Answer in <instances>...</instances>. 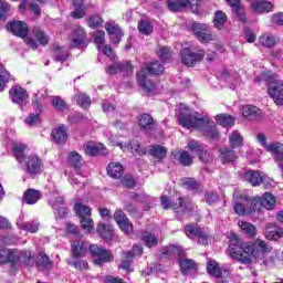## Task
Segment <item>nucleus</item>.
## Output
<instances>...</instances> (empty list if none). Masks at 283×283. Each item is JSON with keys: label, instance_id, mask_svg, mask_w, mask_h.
Instances as JSON below:
<instances>
[{"label": "nucleus", "instance_id": "1", "mask_svg": "<svg viewBox=\"0 0 283 283\" xmlns=\"http://www.w3.org/2000/svg\"><path fill=\"white\" fill-rule=\"evenodd\" d=\"M229 255L232 260H237L240 264H253V260L264 258L266 253H271L273 248L269 242L256 239L254 241H242V238L237 233H231L229 237Z\"/></svg>", "mask_w": 283, "mask_h": 283}, {"label": "nucleus", "instance_id": "2", "mask_svg": "<svg viewBox=\"0 0 283 283\" xmlns=\"http://www.w3.org/2000/svg\"><path fill=\"white\" fill-rule=\"evenodd\" d=\"M178 120L179 125L186 129H203V136H206L208 140H218V138H220L218 126L213 123L211 124V117L209 116L198 117L197 114H191V111L186 108L179 112Z\"/></svg>", "mask_w": 283, "mask_h": 283}, {"label": "nucleus", "instance_id": "3", "mask_svg": "<svg viewBox=\"0 0 283 283\" xmlns=\"http://www.w3.org/2000/svg\"><path fill=\"white\" fill-rule=\"evenodd\" d=\"M164 72L165 66H163L160 62H150L136 73V81L143 92H146V94H154V92H156V84L149 78V74L158 76V74H163Z\"/></svg>", "mask_w": 283, "mask_h": 283}, {"label": "nucleus", "instance_id": "4", "mask_svg": "<svg viewBox=\"0 0 283 283\" xmlns=\"http://www.w3.org/2000/svg\"><path fill=\"white\" fill-rule=\"evenodd\" d=\"M256 138L266 151L274 155L277 167L281 169V176L283 178V144L280 142L266 144V135L262 133H260Z\"/></svg>", "mask_w": 283, "mask_h": 283}, {"label": "nucleus", "instance_id": "5", "mask_svg": "<svg viewBox=\"0 0 283 283\" xmlns=\"http://www.w3.org/2000/svg\"><path fill=\"white\" fill-rule=\"evenodd\" d=\"M90 253L95 266H104L105 264H109V262H114V252L105 249L103 245L91 244Z\"/></svg>", "mask_w": 283, "mask_h": 283}, {"label": "nucleus", "instance_id": "6", "mask_svg": "<svg viewBox=\"0 0 283 283\" xmlns=\"http://www.w3.org/2000/svg\"><path fill=\"white\" fill-rule=\"evenodd\" d=\"M21 262V254L17 249H8L0 244V264H10L9 273H17V265Z\"/></svg>", "mask_w": 283, "mask_h": 283}, {"label": "nucleus", "instance_id": "7", "mask_svg": "<svg viewBox=\"0 0 283 283\" xmlns=\"http://www.w3.org/2000/svg\"><path fill=\"white\" fill-rule=\"evenodd\" d=\"M190 31L199 43L207 44L213 41V31L207 23L192 22L190 24Z\"/></svg>", "mask_w": 283, "mask_h": 283}, {"label": "nucleus", "instance_id": "8", "mask_svg": "<svg viewBox=\"0 0 283 283\" xmlns=\"http://www.w3.org/2000/svg\"><path fill=\"white\" fill-rule=\"evenodd\" d=\"M181 56V61L186 67H193L196 63H201V61H205V50L199 49L198 52L191 51L189 48H184L179 52Z\"/></svg>", "mask_w": 283, "mask_h": 283}, {"label": "nucleus", "instance_id": "9", "mask_svg": "<svg viewBox=\"0 0 283 283\" xmlns=\"http://www.w3.org/2000/svg\"><path fill=\"white\" fill-rule=\"evenodd\" d=\"M24 167L30 178H36L43 174V159L39 155H29L24 160Z\"/></svg>", "mask_w": 283, "mask_h": 283}, {"label": "nucleus", "instance_id": "10", "mask_svg": "<svg viewBox=\"0 0 283 283\" xmlns=\"http://www.w3.org/2000/svg\"><path fill=\"white\" fill-rule=\"evenodd\" d=\"M184 233L190 240L198 238V244H202V247H207V244H209V235L202 230V228L198 227V223L192 222L186 224L184 228Z\"/></svg>", "mask_w": 283, "mask_h": 283}, {"label": "nucleus", "instance_id": "11", "mask_svg": "<svg viewBox=\"0 0 283 283\" xmlns=\"http://www.w3.org/2000/svg\"><path fill=\"white\" fill-rule=\"evenodd\" d=\"M252 205L255 211H260V209H266L268 211H273L275 209V205H277V199L271 192H264L262 197L252 198Z\"/></svg>", "mask_w": 283, "mask_h": 283}, {"label": "nucleus", "instance_id": "12", "mask_svg": "<svg viewBox=\"0 0 283 283\" xmlns=\"http://www.w3.org/2000/svg\"><path fill=\"white\" fill-rule=\"evenodd\" d=\"M6 30L18 39H25L30 34V25L25 21L12 20L7 22Z\"/></svg>", "mask_w": 283, "mask_h": 283}, {"label": "nucleus", "instance_id": "13", "mask_svg": "<svg viewBox=\"0 0 283 283\" xmlns=\"http://www.w3.org/2000/svg\"><path fill=\"white\" fill-rule=\"evenodd\" d=\"M9 98L15 105L25 106L28 105V101H30V94H28V91L23 86L13 85L9 90Z\"/></svg>", "mask_w": 283, "mask_h": 283}, {"label": "nucleus", "instance_id": "14", "mask_svg": "<svg viewBox=\"0 0 283 283\" xmlns=\"http://www.w3.org/2000/svg\"><path fill=\"white\" fill-rule=\"evenodd\" d=\"M137 123L140 132H144V134L158 132V123H156L154 116H151L149 113L138 115Z\"/></svg>", "mask_w": 283, "mask_h": 283}, {"label": "nucleus", "instance_id": "15", "mask_svg": "<svg viewBox=\"0 0 283 283\" xmlns=\"http://www.w3.org/2000/svg\"><path fill=\"white\" fill-rule=\"evenodd\" d=\"M104 28L108 36H111L109 40L112 45L120 44V41H123V36L125 35L120 25H118L116 21H108L105 23Z\"/></svg>", "mask_w": 283, "mask_h": 283}, {"label": "nucleus", "instance_id": "16", "mask_svg": "<svg viewBox=\"0 0 283 283\" xmlns=\"http://www.w3.org/2000/svg\"><path fill=\"white\" fill-rule=\"evenodd\" d=\"M113 218L123 233L129 235L134 232V223L129 221V218H127V214H125L123 210H116L113 214Z\"/></svg>", "mask_w": 283, "mask_h": 283}, {"label": "nucleus", "instance_id": "17", "mask_svg": "<svg viewBox=\"0 0 283 283\" xmlns=\"http://www.w3.org/2000/svg\"><path fill=\"white\" fill-rule=\"evenodd\" d=\"M268 94L275 105L283 106V82L272 81L266 86Z\"/></svg>", "mask_w": 283, "mask_h": 283}, {"label": "nucleus", "instance_id": "18", "mask_svg": "<svg viewBox=\"0 0 283 283\" xmlns=\"http://www.w3.org/2000/svg\"><path fill=\"white\" fill-rule=\"evenodd\" d=\"M90 252V245L86 241L75 240L71 242V255L73 260H81Z\"/></svg>", "mask_w": 283, "mask_h": 283}, {"label": "nucleus", "instance_id": "19", "mask_svg": "<svg viewBox=\"0 0 283 283\" xmlns=\"http://www.w3.org/2000/svg\"><path fill=\"white\" fill-rule=\"evenodd\" d=\"M244 203L242 202H235L234 203V213L237 216H252V213H255V206H253V198L245 197L243 198Z\"/></svg>", "mask_w": 283, "mask_h": 283}, {"label": "nucleus", "instance_id": "20", "mask_svg": "<svg viewBox=\"0 0 283 283\" xmlns=\"http://www.w3.org/2000/svg\"><path fill=\"white\" fill-rule=\"evenodd\" d=\"M84 154L95 158L96 156H107L108 151L105 145L101 143L96 144V142H88L84 145Z\"/></svg>", "mask_w": 283, "mask_h": 283}, {"label": "nucleus", "instance_id": "21", "mask_svg": "<svg viewBox=\"0 0 283 283\" xmlns=\"http://www.w3.org/2000/svg\"><path fill=\"white\" fill-rule=\"evenodd\" d=\"M250 8L255 14H264L273 12L274 6L269 0H253L250 3Z\"/></svg>", "mask_w": 283, "mask_h": 283}, {"label": "nucleus", "instance_id": "22", "mask_svg": "<svg viewBox=\"0 0 283 283\" xmlns=\"http://www.w3.org/2000/svg\"><path fill=\"white\" fill-rule=\"evenodd\" d=\"M96 233L104 242H112L114 240V226L99 222L96 227Z\"/></svg>", "mask_w": 283, "mask_h": 283}, {"label": "nucleus", "instance_id": "23", "mask_svg": "<svg viewBox=\"0 0 283 283\" xmlns=\"http://www.w3.org/2000/svg\"><path fill=\"white\" fill-rule=\"evenodd\" d=\"M172 160H177L181 167H191L193 163V157L187 150H175L171 151Z\"/></svg>", "mask_w": 283, "mask_h": 283}, {"label": "nucleus", "instance_id": "24", "mask_svg": "<svg viewBox=\"0 0 283 283\" xmlns=\"http://www.w3.org/2000/svg\"><path fill=\"white\" fill-rule=\"evenodd\" d=\"M219 158L222 165H229L231 163H235L238 160V153L229 147L219 148Z\"/></svg>", "mask_w": 283, "mask_h": 283}, {"label": "nucleus", "instance_id": "25", "mask_svg": "<svg viewBox=\"0 0 283 283\" xmlns=\"http://www.w3.org/2000/svg\"><path fill=\"white\" fill-rule=\"evenodd\" d=\"M86 36L87 34L85 33V29L81 25H77L71 42V48L77 49V50L83 48V45H85Z\"/></svg>", "mask_w": 283, "mask_h": 283}, {"label": "nucleus", "instance_id": "26", "mask_svg": "<svg viewBox=\"0 0 283 283\" xmlns=\"http://www.w3.org/2000/svg\"><path fill=\"white\" fill-rule=\"evenodd\" d=\"M41 198H43V192L34 188H28L22 196V200L25 205H36Z\"/></svg>", "mask_w": 283, "mask_h": 283}, {"label": "nucleus", "instance_id": "27", "mask_svg": "<svg viewBox=\"0 0 283 283\" xmlns=\"http://www.w3.org/2000/svg\"><path fill=\"white\" fill-rule=\"evenodd\" d=\"M51 136L56 145H65L67 140V127L65 124L60 125L51 132Z\"/></svg>", "mask_w": 283, "mask_h": 283}, {"label": "nucleus", "instance_id": "28", "mask_svg": "<svg viewBox=\"0 0 283 283\" xmlns=\"http://www.w3.org/2000/svg\"><path fill=\"white\" fill-rule=\"evenodd\" d=\"M36 269L39 271H52V268L54 266V262L50 259L45 252H40L36 255V262H35Z\"/></svg>", "mask_w": 283, "mask_h": 283}, {"label": "nucleus", "instance_id": "29", "mask_svg": "<svg viewBox=\"0 0 283 283\" xmlns=\"http://www.w3.org/2000/svg\"><path fill=\"white\" fill-rule=\"evenodd\" d=\"M106 171L111 178H114V180H120L123 174H125V168L120 163L114 161L108 164Z\"/></svg>", "mask_w": 283, "mask_h": 283}, {"label": "nucleus", "instance_id": "30", "mask_svg": "<svg viewBox=\"0 0 283 283\" xmlns=\"http://www.w3.org/2000/svg\"><path fill=\"white\" fill-rule=\"evenodd\" d=\"M67 163L75 171H78L83 165H85V159L76 150H72L67 154Z\"/></svg>", "mask_w": 283, "mask_h": 283}, {"label": "nucleus", "instance_id": "31", "mask_svg": "<svg viewBox=\"0 0 283 283\" xmlns=\"http://www.w3.org/2000/svg\"><path fill=\"white\" fill-rule=\"evenodd\" d=\"M181 187L188 189V191H195V193H202V185L193 177H185L181 179Z\"/></svg>", "mask_w": 283, "mask_h": 283}, {"label": "nucleus", "instance_id": "32", "mask_svg": "<svg viewBox=\"0 0 283 283\" xmlns=\"http://www.w3.org/2000/svg\"><path fill=\"white\" fill-rule=\"evenodd\" d=\"M245 180L252 187H260L264 182V176H262L260 170H248L245 172Z\"/></svg>", "mask_w": 283, "mask_h": 283}, {"label": "nucleus", "instance_id": "33", "mask_svg": "<svg viewBox=\"0 0 283 283\" xmlns=\"http://www.w3.org/2000/svg\"><path fill=\"white\" fill-rule=\"evenodd\" d=\"M188 6H191V0H167V8L170 12H182Z\"/></svg>", "mask_w": 283, "mask_h": 283}, {"label": "nucleus", "instance_id": "34", "mask_svg": "<svg viewBox=\"0 0 283 283\" xmlns=\"http://www.w3.org/2000/svg\"><path fill=\"white\" fill-rule=\"evenodd\" d=\"M181 275H189L192 271H198V263L191 259L179 260Z\"/></svg>", "mask_w": 283, "mask_h": 283}, {"label": "nucleus", "instance_id": "35", "mask_svg": "<svg viewBox=\"0 0 283 283\" xmlns=\"http://www.w3.org/2000/svg\"><path fill=\"white\" fill-rule=\"evenodd\" d=\"M12 154L18 160V163H24L25 158V151H28V145L25 144H19V143H13L12 144Z\"/></svg>", "mask_w": 283, "mask_h": 283}, {"label": "nucleus", "instance_id": "36", "mask_svg": "<svg viewBox=\"0 0 283 283\" xmlns=\"http://www.w3.org/2000/svg\"><path fill=\"white\" fill-rule=\"evenodd\" d=\"M265 238L266 240H280L283 238V230L275 223H269L265 228Z\"/></svg>", "mask_w": 283, "mask_h": 283}, {"label": "nucleus", "instance_id": "37", "mask_svg": "<svg viewBox=\"0 0 283 283\" xmlns=\"http://www.w3.org/2000/svg\"><path fill=\"white\" fill-rule=\"evenodd\" d=\"M229 18L227 17V13L222 10H217L213 15V27L216 30H224V25H227V21Z\"/></svg>", "mask_w": 283, "mask_h": 283}, {"label": "nucleus", "instance_id": "38", "mask_svg": "<svg viewBox=\"0 0 283 283\" xmlns=\"http://www.w3.org/2000/svg\"><path fill=\"white\" fill-rule=\"evenodd\" d=\"M160 202H161V207H164L165 209H172V211H176V210L180 209V207H182V205H185V198L179 197L178 202H172L169 197L161 196Z\"/></svg>", "mask_w": 283, "mask_h": 283}, {"label": "nucleus", "instance_id": "39", "mask_svg": "<svg viewBox=\"0 0 283 283\" xmlns=\"http://www.w3.org/2000/svg\"><path fill=\"white\" fill-rule=\"evenodd\" d=\"M148 154L153 158H156V160H165L167 158V148L163 145H151Z\"/></svg>", "mask_w": 283, "mask_h": 283}, {"label": "nucleus", "instance_id": "40", "mask_svg": "<svg viewBox=\"0 0 283 283\" xmlns=\"http://www.w3.org/2000/svg\"><path fill=\"white\" fill-rule=\"evenodd\" d=\"M74 11L71 12L72 19H84L85 14V1L84 0H73Z\"/></svg>", "mask_w": 283, "mask_h": 283}, {"label": "nucleus", "instance_id": "41", "mask_svg": "<svg viewBox=\"0 0 283 283\" xmlns=\"http://www.w3.org/2000/svg\"><path fill=\"white\" fill-rule=\"evenodd\" d=\"M206 271L211 277H222V269L216 260H209L206 265Z\"/></svg>", "mask_w": 283, "mask_h": 283}, {"label": "nucleus", "instance_id": "42", "mask_svg": "<svg viewBox=\"0 0 283 283\" xmlns=\"http://www.w3.org/2000/svg\"><path fill=\"white\" fill-rule=\"evenodd\" d=\"M259 43L260 45H262V48H266L269 50H271L272 48H275V45H277V43H280V39L275 35H261L259 38Z\"/></svg>", "mask_w": 283, "mask_h": 283}, {"label": "nucleus", "instance_id": "43", "mask_svg": "<svg viewBox=\"0 0 283 283\" xmlns=\"http://www.w3.org/2000/svg\"><path fill=\"white\" fill-rule=\"evenodd\" d=\"M229 145L232 149H240L244 145V137L240 132L234 130L229 135Z\"/></svg>", "mask_w": 283, "mask_h": 283}, {"label": "nucleus", "instance_id": "44", "mask_svg": "<svg viewBox=\"0 0 283 283\" xmlns=\"http://www.w3.org/2000/svg\"><path fill=\"white\" fill-rule=\"evenodd\" d=\"M10 81H14L12 74H10L6 66L0 65V93L6 92V85H8Z\"/></svg>", "mask_w": 283, "mask_h": 283}, {"label": "nucleus", "instance_id": "45", "mask_svg": "<svg viewBox=\"0 0 283 283\" xmlns=\"http://www.w3.org/2000/svg\"><path fill=\"white\" fill-rule=\"evenodd\" d=\"M239 227L242 233H244V235H247L250 239H253L255 238V235H258V228H255L253 223L241 221L239 222Z\"/></svg>", "mask_w": 283, "mask_h": 283}, {"label": "nucleus", "instance_id": "46", "mask_svg": "<svg viewBox=\"0 0 283 283\" xmlns=\"http://www.w3.org/2000/svg\"><path fill=\"white\" fill-rule=\"evenodd\" d=\"M137 30L139 34L144 36H149L154 33V24L149 20H139L137 24Z\"/></svg>", "mask_w": 283, "mask_h": 283}, {"label": "nucleus", "instance_id": "47", "mask_svg": "<svg viewBox=\"0 0 283 283\" xmlns=\"http://www.w3.org/2000/svg\"><path fill=\"white\" fill-rule=\"evenodd\" d=\"M216 120L221 127H233L235 125V118L227 113L217 115Z\"/></svg>", "mask_w": 283, "mask_h": 283}, {"label": "nucleus", "instance_id": "48", "mask_svg": "<svg viewBox=\"0 0 283 283\" xmlns=\"http://www.w3.org/2000/svg\"><path fill=\"white\" fill-rule=\"evenodd\" d=\"M86 23L91 30H98V28H103L104 20L101 14L94 13L86 19Z\"/></svg>", "mask_w": 283, "mask_h": 283}, {"label": "nucleus", "instance_id": "49", "mask_svg": "<svg viewBox=\"0 0 283 283\" xmlns=\"http://www.w3.org/2000/svg\"><path fill=\"white\" fill-rule=\"evenodd\" d=\"M73 210L77 218H87L92 217V208L83 205V202H77L74 205Z\"/></svg>", "mask_w": 283, "mask_h": 283}, {"label": "nucleus", "instance_id": "50", "mask_svg": "<svg viewBox=\"0 0 283 283\" xmlns=\"http://www.w3.org/2000/svg\"><path fill=\"white\" fill-rule=\"evenodd\" d=\"M133 263L134 255L132 254V251L122 252V262L119 269H122V271H129V269H132Z\"/></svg>", "mask_w": 283, "mask_h": 283}, {"label": "nucleus", "instance_id": "51", "mask_svg": "<svg viewBox=\"0 0 283 283\" xmlns=\"http://www.w3.org/2000/svg\"><path fill=\"white\" fill-rule=\"evenodd\" d=\"M157 56L161 63H171V57L174 56V51L169 46H161L157 51Z\"/></svg>", "mask_w": 283, "mask_h": 283}, {"label": "nucleus", "instance_id": "52", "mask_svg": "<svg viewBox=\"0 0 283 283\" xmlns=\"http://www.w3.org/2000/svg\"><path fill=\"white\" fill-rule=\"evenodd\" d=\"M74 98L82 109H90V105H92V98L90 95L86 93H77Z\"/></svg>", "mask_w": 283, "mask_h": 283}, {"label": "nucleus", "instance_id": "53", "mask_svg": "<svg viewBox=\"0 0 283 283\" xmlns=\"http://www.w3.org/2000/svg\"><path fill=\"white\" fill-rule=\"evenodd\" d=\"M142 241L148 249H151L153 247H158V238L151 232L142 233Z\"/></svg>", "mask_w": 283, "mask_h": 283}, {"label": "nucleus", "instance_id": "54", "mask_svg": "<svg viewBox=\"0 0 283 283\" xmlns=\"http://www.w3.org/2000/svg\"><path fill=\"white\" fill-rule=\"evenodd\" d=\"M33 35L39 41L40 45H43L44 48L50 43V36L39 27H35L33 29Z\"/></svg>", "mask_w": 283, "mask_h": 283}, {"label": "nucleus", "instance_id": "55", "mask_svg": "<svg viewBox=\"0 0 283 283\" xmlns=\"http://www.w3.org/2000/svg\"><path fill=\"white\" fill-rule=\"evenodd\" d=\"M51 105L56 112H65V109H67V102L61 96H52Z\"/></svg>", "mask_w": 283, "mask_h": 283}, {"label": "nucleus", "instance_id": "56", "mask_svg": "<svg viewBox=\"0 0 283 283\" xmlns=\"http://www.w3.org/2000/svg\"><path fill=\"white\" fill-rule=\"evenodd\" d=\"M244 118H258L260 116V108L254 105H247L243 107Z\"/></svg>", "mask_w": 283, "mask_h": 283}, {"label": "nucleus", "instance_id": "57", "mask_svg": "<svg viewBox=\"0 0 283 283\" xmlns=\"http://www.w3.org/2000/svg\"><path fill=\"white\" fill-rule=\"evenodd\" d=\"M81 229L87 233H92L94 230V219L92 217H82L80 219Z\"/></svg>", "mask_w": 283, "mask_h": 283}, {"label": "nucleus", "instance_id": "58", "mask_svg": "<svg viewBox=\"0 0 283 283\" xmlns=\"http://www.w3.org/2000/svg\"><path fill=\"white\" fill-rule=\"evenodd\" d=\"M41 113H31L25 119L24 123L30 127H36V125H41L42 123Z\"/></svg>", "mask_w": 283, "mask_h": 283}, {"label": "nucleus", "instance_id": "59", "mask_svg": "<svg viewBox=\"0 0 283 283\" xmlns=\"http://www.w3.org/2000/svg\"><path fill=\"white\" fill-rule=\"evenodd\" d=\"M108 76H114V74H123V62H114L105 69Z\"/></svg>", "mask_w": 283, "mask_h": 283}, {"label": "nucleus", "instance_id": "60", "mask_svg": "<svg viewBox=\"0 0 283 283\" xmlns=\"http://www.w3.org/2000/svg\"><path fill=\"white\" fill-rule=\"evenodd\" d=\"M233 14L239 19V21L243 24L249 23V20L247 19V11L244 9V6L237 7L232 9Z\"/></svg>", "mask_w": 283, "mask_h": 283}, {"label": "nucleus", "instance_id": "61", "mask_svg": "<svg viewBox=\"0 0 283 283\" xmlns=\"http://www.w3.org/2000/svg\"><path fill=\"white\" fill-rule=\"evenodd\" d=\"M120 185L126 189H134L136 187V179L132 175H125L124 177L119 178Z\"/></svg>", "mask_w": 283, "mask_h": 283}, {"label": "nucleus", "instance_id": "62", "mask_svg": "<svg viewBox=\"0 0 283 283\" xmlns=\"http://www.w3.org/2000/svg\"><path fill=\"white\" fill-rule=\"evenodd\" d=\"M8 12H10V3L0 0V21H8Z\"/></svg>", "mask_w": 283, "mask_h": 283}, {"label": "nucleus", "instance_id": "63", "mask_svg": "<svg viewBox=\"0 0 283 283\" xmlns=\"http://www.w3.org/2000/svg\"><path fill=\"white\" fill-rule=\"evenodd\" d=\"M77 271H87L90 270V263L83 259H75L72 263H70Z\"/></svg>", "mask_w": 283, "mask_h": 283}, {"label": "nucleus", "instance_id": "64", "mask_svg": "<svg viewBox=\"0 0 283 283\" xmlns=\"http://www.w3.org/2000/svg\"><path fill=\"white\" fill-rule=\"evenodd\" d=\"M94 43L97 50H102L105 45V31H97L94 36Z\"/></svg>", "mask_w": 283, "mask_h": 283}]
</instances>
